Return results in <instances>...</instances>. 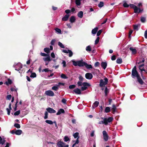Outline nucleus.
<instances>
[{"instance_id": "obj_29", "label": "nucleus", "mask_w": 147, "mask_h": 147, "mask_svg": "<svg viewBox=\"0 0 147 147\" xmlns=\"http://www.w3.org/2000/svg\"><path fill=\"white\" fill-rule=\"evenodd\" d=\"M116 62L117 63L121 64L122 62V59L121 58H118L116 60Z\"/></svg>"}, {"instance_id": "obj_26", "label": "nucleus", "mask_w": 147, "mask_h": 147, "mask_svg": "<svg viewBox=\"0 0 147 147\" xmlns=\"http://www.w3.org/2000/svg\"><path fill=\"white\" fill-rule=\"evenodd\" d=\"M137 78V79L138 81L140 84H143L144 82L140 78V76L139 77H138Z\"/></svg>"}, {"instance_id": "obj_58", "label": "nucleus", "mask_w": 147, "mask_h": 147, "mask_svg": "<svg viewBox=\"0 0 147 147\" xmlns=\"http://www.w3.org/2000/svg\"><path fill=\"white\" fill-rule=\"evenodd\" d=\"M51 56L52 58H54L55 57V55L54 53L52 52L51 54Z\"/></svg>"}, {"instance_id": "obj_11", "label": "nucleus", "mask_w": 147, "mask_h": 147, "mask_svg": "<svg viewBox=\"0 0 147 147\" xmlns=\"http://www.w3.org/2000/svg\"><path fill=\"white\" fill-rule=\"evenodd\" d=\"M85 77L86 79L90 80L92 78L93 76L90 73H87L85 74Z\"/></svg>"}, {"instance_id": "obj_49", "label": "nucleus", "mask_w": 147, "mask_h": 147, "mask_svg": "<svg viewBox=\"0 0 147 147\" xmlns=\"http://www.w3.org/2000/svg\"><path fill=\"white\" fill-rule=\"evenodd\" d=\"M76 87V85H70L69 86V88L70 89H72Z\"/></svg>"}, {"instance_id": "obj_36", "label": "nucleus", "mask_w": 147, "mask_h": 147, "mask_svg": "<svg viewBox=\"0 0 147 147\" xmlns=\"http://www.w3.org/2000/svg\"><path fill=\"white\" fill-rule=\"evenodd\" d=\"M104 88V89H105V95L106 96L107 94L109 92V90L106 87H105Z\"/></svg>"}, {"instance_id": "obj_15", "label": "nucleus", "mask_w": 147, "mask_h": 147, "mask_svg": "<svg viewBox=\"0 0 147 147\" xmlns=\"http://www.w3.org/2000/svg\"><path fill=\"white\" fill-rule=\"evenodd\" d=\"M64 113V110L62 109H61L58 110V111L57 112L56 114V115H59L61 114V113Z\"/></svg>"}, {"instance_id": "obj_33", "label": "nucleus", "mask_w": 147, "mask_h": 147, "mask_svg": "<svg viewBox=\"0 0 147 147\" xmlns=\"http://www.w3.org/2000/svg\"><path fill=\"white\" fill-rule=\"evenodd\" d=\"M110 111V108L109 107H107L105 108V112L107 113Z\"/></svg>"}, {"instance_id": "obj_4", "label": "nucleus", "mask_w": 147, "mask_h": 147, "mask_svg": "<svg viewBox=\"0 0 147 147\" xmlns=\"http://www.w3.org/2000/svg\"><path fill=\"white\" fill-rule=\"evenodd\" d=\"M73 64L75 66H78L80 67H82L84 66L85 62L82 61H72Z\"/></svg>"}, {"instance_id": "obj_27", "label": "nucleus", "mask_w": 147, "mask_h": 147, "mask_svg": "<svg viewBox=\"0 0 147 147\" xmlns=\"http://www.w3.org/2000/svg\"><path fill=\"white\" fill-rule=\"evenodd\" d=\"M75 20V17L74 16H71L70 19V21L71 23L74 22Z\"/></svg>"}, {"instance_id": "obj_41", "label": "nucleus", "mask_w": 147, "mask_h": 147, "mask_svg": "<svg viewBox=\"0 0 147 147\" xmlns=\"http://www.w3.org/2000/svg\"><path fill=\"white\" fill-rule=\"evenodd\" d=\"M48 113L47 111H46L45 113V116L44 117V118L45 119H47L48 117Z\"/></svg>"}, {"instance_id": "obj_14", "label": "nucleus", "mask_w": 147, "mask_h": 147, "mask_svg": "<svg viewBox=\"0 0 147 147\" xmlns=\"http://www.w3.org/2000/svg\"><path fill=\"white\" fill-rule=\"evenodd\" d=\"M99 102L98 101H96L93 104L92 107V108L93 109H94L96 107H97L98 105Z\"/></svg>"}, {"instance_id": "obj_9", "label": "nucleus", "mask_w": 147, "mask_h": 147, "mask_svg": "<svg viewBox=\"0 0 147 147\" xmlns=\"http://www.w3.org/2000/svg\"><path fill=\"white\" fill-rule=\"evenodd\" d=\"M45 94L47 95L51 96H54V92L50 90L46 91Z\"/></svg>"}, {"instance_id": "obj_23", "label": "nucleus", "mask_w": 147, "mask_h": 147, "mask_svg": "<svg viewBox=\"0 0 147 147\" xmlns=\"http://www.w3.org/2000/svg\"><path fill=\"white\" fill-rule=\"evenodd\" d=\"M98 28L97 27H96L93 29L92 31V33L93 34H95L97 31H98Z\"/></svg>"}, {"instance_id": "obj_24", "label": "nucleus", "mask_w": 147, "mask_h": 147, "mask_svg": "<svg viewBox=\"0 0 147 147\" xmlns=\"http://www.w3.org/2000/svg\"><path fill=\"white\" fill-rule=\"evenodd\" d=\"M22 133V131L20 129H18L15 131V134L17 135H20Z\"/></svg>"}, {"instance_id": "obj_60", "label": "nucleus", "mask_w": 147, "mask_h": 147, "mask_svg": "<svg viewBox=\"0 0 147 147\" xmlns=\"http://www.w3.org/2000/svg\"><path fill=\"white\" fill-rule=\"evenodd\" d=\"M116 56L115 55H113L111 58V59L112 60H115L116 59Z\"/></svg>"}, {"instance_id": "obj_34", "label": "nucleus", "mask_w": 147, "mask_h": 147, "mask_svg": "<svg viewBox=\"0 0 147 147\" xmlns=\"http://www.w3.org/2000/svg\"><path fill=\"white\" fill-rule=\"evenodd\" d=\"M11 83H12L11 80L9 79H8L7 80V81L5 82L6 84L7 85H8L9 84H11Z\"/></svg>"}, {"instance_id": "obj_53", "label": "nucleus", "mask_w": 147, "mask_h": 147, "mask_svg": "<svg viewBox=\"0 0 147 147\" xmlns=\"http://www.w3.org/2000/svg\"><path fill=\"white\" fill-rule=\"evenodd\" d=\"M11 98V95H9L7 96V99L8 100H10Z\"/></svg>"}, {"instance_id": "obj_16", "label": "nucleus", "mask_w": 147, "mask_h": 147, "mask_svg": "<svg viewBox=\"0 0 147 147\" xmlns=\"http://www.w3.org/2000/svg\"><path fill=\"white\" fill-rule=\"evenodd\" d=\"M74 92L76 94H80L81 93V90L78 88L74 89Z\"/></svg>"}, {"instance_id": "obj_56", "label": "nucleus", "mask_w": 147, "mask_h": 147, "mask_svg": "<svg viewBox=\"0 0 147 147\" xmlns=\"http://www.w3.org/2000/svg\"><path fill=\"white\" fill-rule=\"evenodd\" d=\"M40 54L42 56H48L47 54L46 53H40Z\"/></svg>"}, {"instance_id": "obj_48", "label": "nucleus", "mask_w": 147, "mask_h": 147, "mask_svg": "<svg viewBox=\"0 0 147 147\" xmlns=\"http://www.w3.org/2000/svg\"><path fill=\"white\" fill-rule=\"evenodd\" d=\"M102 30H99L98 32L97 33V36H99L100 34L102 32Z\"/></svg>"}, {"instance_id": "obj_54", "label": "nucleus", "mask_w": 147, "mask_h": 147, "mask_svg": "<svg viewBox=\"0 0 147 147\" xmlns=\"http://www.w3.org/2000/svg\"><path fill=\"white\" fill-rule=\"evenodd\" d=\"M77 83L79 86H83V83H82L81 81L78 82Z\"/></svg>"}, {"instance_id": "obj_17", "label": "nucleus", "mask_w": 147, "mask_h": 147, "mask_svg": "<svg viewBox=\"0 0 147 147\" xmlns=\"http://www.w3.org/2000/svg\"><path fill=\"white\" fill-rule=\"evenodd\" d=\"M107 65V63L106 62H102L101 63V66L103 68L105 69Z\"/></svg>"}, {"instance_id": "obj_38", "label": "nucleus", "mask_w": 147, "mask_h": 147, "mask_svg": "<svg viewBox=\"0 0 147 147\" xmlns=\"http://www.w3.org/2000/svg\"><path fill=\"white\" fill-rule=\"evenodd\" d=\"M64 141L65 142H67L68 141H70V139L67 136H65L64 137Z\"/></svg>"}, {"instance_id": "obj_55", "label": "nucleus", "mask_w": 147, "mask_h": 147, "mask_svg": "<svg viewBox=\"0 0 147 147\" xmlns=\"http://www.w3.org/2000/svg\"><path fill=\"white\" fill-rule=\"evenodd\" d=\"M123 6L125 7H128L129 6V5L126 3H124L123 4Z\"/></svg>"}, {"instance_id": "obj_57", "label": "nucleus", "mask_w": 147, "mask_h": 147, "mask_svg": "<svg viewBox=\"0 0 147 147\" xmlns=\"http://www.w3.org/2000/svg\"><path fill=\"white\" fill-rule=\"evenodd\" d=\"M146 20V19L145 18L142 17L141 19V21L142 22H144Z\"/></svg>"}, {"instance_id": "obj_13", "label": "nucleus", "mask_w": 147, "mask_h": 147, "mask_svg": "<svg viewBox=\"0 0 147 147\" xmlns=\"http://www.w3.org/2000/svg\"><path fill=\"white\" fill-rule=\"evenodd\" d=\"M15 70L17 71L19 70L22 68V64L20 63H18L16 65Z\"/></svg>"}, {"instance_id": "obj_39", "label": "nucleus", "mask_w": 147, "mask_h": 147, "mask_svg": "<svg viewBox=\"0 0 147 147\" xmlns=\"http://www.w3.org/2000/svg\"><path fill=\"white\" fill-rule=\"evenodd\" d=\"M44 51L45 52L49 53L50 52L49 49L48 48H45L44 49Z\"/></svg>"}, {"instance_id": "obj_59", "label": "nucleus", "mask_w": 147, "mask_h": 147, "mask_svg": "<svg viewBox=\"0 0 147 147\" xmlns=\"http://www.w3.org/2000/svg\"><path fill=\"white\" fill-rule=\"evenodd\" d=\"M55 41V40H52L51 42V44L52 45H54Z\"/></svg>"}, {"instance_id": "obj_25", "label": "nucleus", "mask_w": 147, "mask_h": 147, "mask_svg": "<svg viewBox=\"0 0 147 147\" xmlns=\"http://www.w3.org/2000/svg\"><path fill=\"white\" fill-rule=\"evenodd\" d=\"M69 17V15H66L62 19V20L63 21H66L67 20Z\"/></svg>"}, {"instance_id": "obj_63", "label": "nucleus", "mask_w": 147, "mask_h": 147, "mask_svg": "<svg viewBox=\"0 0 147 147\" xmlns=\"http://www.w3.org/2000/svg\"><path fill=\"white\" fill-rule=\"evenodd\" d=\"M144 37L145 38L147 39V30L145 31V32Z\"/></svg>"}, {"instance_id": "obj_31", "label": "nucleus", "mask_w": 147, "mask_h": 147, "mask_svg": "<svg viewBox=\"0 0 147 147\" xmlns=\"http://www.w3.org/2000/svg\"><path fill=\"white\" fill-rule=\"evenodd\" d=\"M45 121L47 123L50 125H52L53 123V122L50 120H46Z\"/></svg>"}, {"instance_id": "obj_21", "label": "nucleus", "mask_w": 147, "mask_h": 147, "mask_svg": "<svg viewBox=\"0 0 147 147\" xmlns=\"http://www.w3.org/2000/svg\"><path fill=\"white\" fill-rule=\"evenodd\" d=\"M84 66H85L86 68L88 69H90L92 68V66L91 65L88 64L86 63H85Z\"/></svg>"}, {"instance_id": "obj_20", "label": "nucleus", "mask_w": 147, "mask_h": 147, "mask_svg": "<svg viewBox=\"0 0 147 147\" xmlns=\"http://www.w3.org/2000/svg\"><path fill=\"white\" fill-rule=\"evenodd\" d=\"M82 0H76L75 3L77 6L78 7H79V6H80L81 5V1Z\"/></svg>"}, {"instance_id": "obj_10", "label": "nucleus", "mask_w": 147, "mask_h": 147, "mask_svg": "<svg viewBox=\"0 0 147 147\" xmlns=\"http://www.w3.org/2000/svg\"><path fill=\"white\" fill-rule=\"evenodd\" d=\"M62 51L65 53H69V57H71L73 55V53L72 51L69 50H62Z\"/></svg>"}, {"instance_id": "obj_19", "label": "nucleus", "mask_w": 147, "mask_h": 147, "mask_svg": "<svg viewBox=\"0 0 147 147\" xmlns=\"http://www.w3.org/2000/svg\"><path fill=\"white\" fill-rule=\"evenodd\" d=\"M83 15V12L82 11H81L78 12V16L79 18H82Z\"/></svg>"}, {"instance_id": "obj_44", "label": "nucleus", "mask_w": 147, "mask_h": 147, "mask_svg": "<svg viewBox=\"0 0 147 147\" xmlns=\"http://www.w3.org/2000/svg\"><path fill=\"white\" fill-rule=\"evenodd\" d=\"M36 76V74L35 73H32L30 76V77L31 78H34Z\"/></svg>"}, {"instance_id": "obj_8", "label": "nucleus", "mask_w": 147, "mask_h": 147, "mask_svg": "<svg viewBox=\"0 0 147 147\" xmlns=\"http://www.w3.org/2000/svg\"><path fill=\"white\" fill-rule=\"evenodd\" d=\"M83 86L81 87V90L84 91L86 90L87 88V87L90 86L89 84L86 82L83 83Z\"/></svg>"}, {"instance_id": "obj_61", "label": "nucleus", "mask_w": 147, "mask_h": 147, "mask_svg": "<svg viewBox=\"0 0 147 147\" xmlns=\"http://www.w3.org/2000/svg\"><path fill=\"white\" fill-rule=\"evenodd\" d=\"M100 64V63L99 62H96L94 64V66L95 67L98 66Z\"/></svg>"}, {"instance_id": "obj_1", "label": "nucleus", "mask_w": 147, "mask_h": 147, "mask_svg": "<svg viewBox=\"0 0 147 147\" xmlns=\"http://www.w3.org/2000/svg\"><path fill=\"white\" fill-rule=\"evenodd\" d=\"M101 119L103 120L99 121V123L100 124H104L105 125H107L108 123L111 122L113 120V118L112 117H109L107 119L101 118Z\"/></svg>"}, {"instance_id": "obj_62", "label": "nucleus", "mask_w": 147, "mask_h": 147, "mask_svg": "<svg viewBox=\"0 0 147 147\" xmlns=\"http://www.w3.org/2000/svg\"><path fill=\"white\" fill-rule=\"evenodd\" d=\"M6 110H7V114L8 115H9L10 114V111L11 110H10V109H9L8 108H7L6 109Z\"/></svg>"}, {"instance_id": "obj_37", "label": "nucleus", "mask_w": 147, "mask_h": 147, "mask_svg": "<svg viewBox=\"0 0 147 147\" xmlns=\"http://www.w3.org/2000/svg\"><path fill=\"white\" fill-rule=\"evenodd\" d=\"M104 6V3L102 1L100 2V3L98 4V6L99 7H102Z\"/></svg>"}, {"instance_id": "obj_42", "label": "nucleus", "mask_w": 147, "mask_h": 147, "mask_svg": "<svg viewBox=\"0 0 147 147\" xmlns=\"http://www.w3.org/2000/svg\"><path fill=\"white\" fill-rule=\"evenodd\" d=\"M49 71H51V70H49V69L48 68H45V69H43L42 70V72H43L44 71L45 72H47Z\"/></svg>"}, {"instance_id": "obj_32", "label": "nucleus", "mask_w": 147, "mask_h": 147, "mask_svg": "<svg viewBox=\"0 0 147 147\" xmlns=\"http://www.w3.org/2000/svg\"><path fill=\"white\" fill-rule=\"evenodd\" d=\"M5 140L4 139H3L1 137H0V144H3L5 142Z\"/></svg>"}, {"instance_id": "obj_45", "label": "nucleus", "mask_w": 147, "mask_h": 147, "mask_svg": "<svg viewBox=\"0 0 147 147\" xmlns=\"http://www.w3.org/2000/svg\"><path fill=\"white\" fill-rule=\"evenodd\" d=\"M55 30L58 33L61 34V30L58 28H56L55 29Z\"/></svg>"}, {"instance_id": "obj_3", "label": "nucleus", "mask_w": 147, "mask_h": 147, "mask_svg": "<svg viewBox=\"0 0 147 147\" xmlns=\"http://www.w3.org/2000/svg\"><path fill=\"white\" fill-rule=\"evenodd\" d=\"M138 71L136 70V66H135L133 68L131 72V76L133 78H135L136 77L137 78L139 77L140 76Z\"/></svg>"}, {"instance_id": "obj_6", "label": "nucleus", "mask_w": 147, "mask_h": 147, "mask_svg": "<svg viewBox=\"0 0 147 147\" xmlns=\"http://www.w3.org/2000/svg\"><path fill=\"white\" fill-rule=\"evenodd\" d=\"M57 146L59 147H69V145L65 144V143L63 142L59 141L57 144Z\"/></svg>"}, {"instance_id": "obj_22", "label": "nucleus", "mask_w": 147, "mask_h": 147, "mask_svg": "<svg viewBox=\"0 0 147 147\" xmlns=\"http://www.w3.org/2000/svg\"><path fill=\"white\" fill-rule=\"evenodd\" d=\"M129 49L132 52V53L133 54H135L136 53V50L135 49H134L132 47H130Z\"/></svg>"}, {"instance_id": "obj_28", "label": "nucleus", "mask_w": 147, "mask_h": 147, "mask_svg": "<svg viewBox=\"0 0 147 147\" xmlns=\"http://www.w3.org/2000/svg\"><path fill=\"white\" fill-rule=\"evenodd\" d=\"M86 50L88 52H90L91 51L92 49L91 47L89 45L86 47Z\"/></svg>"}, {"instance_id": "obj_2", "label": "nucleus", "mask_w": 147, "mask_h": 147, "mask_svg": "<svg viewBox=\"0 0 147 147\" xmlns=\"http://www.w3.org/2000/svg\"><path fill=\"white\" fill-rule=\"evenodd\" d=\"M105 81L102 79L100 80V83L99 84L100 86L102 88L101 89L102 90H104L105 86L107 84L108 82V79L107 78H105L104 79Z\"/></svg>"}, {"instance_id": "obj_52", "label": "nucleus", "mask_w": 147, "mask_h": 147, "mask_svg": "<svg viewBox=\"0 0 147 147\" xmlns=\"http://www.w3.org/2000/svg\"><path fill=\"white\" fill-rule=\"evenodd\" d=\"M116 109V107L115 105H113L112 106V109L113 112L115 111V109Z\"/></svg>"}, {"instance_id": "obj_43", "label": "nucleus", "mask_w": 147, "mask_h": 147, "mask_svg": "<svg viewBox=\"0 0 147 147\" xmlns=\"http://www.w3.org/2000/svg\"><path fill=\"white\" fill-rule=\"evenodd\" d=\"M99 37H97L96 39L95 40V45L97 44L98 43V42L99 41Z\"/></svg>"}, {"instance_id": "obj_46", "label": "nucleus", "mask_w": 147, "mask_h": 147, "mask_svg": "<svg viewBox=\"0 0 147 147\" xmlns=\"http://www.w3.org/2000/svg\"><path fill=\"white\" fill-rule=\"evenodd\" d=\"M61 76V77L63 79H66L67 78V77H66V75L63 74H62Z\"/></svg>"}, {"instance_id": "obj_12", "label": "nucleus", "mask_w": 147, "mask_h": 147, "mask_svg": "<svg viewBox=\"0 0 147 147\" xmlns=\"http://www.w3.org/2000/svg\"><path fill=\"white\" fill-rule=\"evenodd\" d=\"M47 111L50 113H55L56 112V111L53 109L49 107L46 109Z\"/></svg>"}, {"instance_id": "obj_7", "label": "nucleus", "mask_w": 147, "mask_h": 147, "mask_svg": "<svg viewBox=\"0 0 147 147\" xmlns=\"http://www.w3.org/2000/svg\"><path fill=\"white\" fill-rule=\"evenodd\" d=\"M102 134L103 137V138L104 140L107 141L108 140L109 136L108 135L105 131H102Z\"/></svg>"}, {"instance_id": "obj_18", "label": "nucleus", "mask_w": 147, "mask_h": 147, "mask_svg": "<svg viewBox=\"0 0 147 147\" xmlns=\"http://www.w3.org/2000/svg\"><path fill=\"white\" fill-rule=\"evenodd\" d=\"M48 56L47 57H44L43 58V59L44 61H50L51 60V57L49 55H48Z\"/></svg>"}, {"instance_id": "obj_47", "label": "nucleus", "mask_w": 147, "mask_h": 147, "mask_svg": "<svg viewBox=\"0 0 147 147\" xmlns=\"http://www.w3.org/2000/svg\"><path fill=\"white\" fill-rule=\"evenodd\" d=\"M14 126L17 128H20V125L18 123H15Z\"/></svg>"}, {"instance_id": "obj_30", "label": "nucleus", "mask_w": 147, "mask_h": 147, "mask_svg": "<svg viewBox=\"0 0 147 147\" xmlns=\"http://www.w3.org/2000/svg\"><path fill=\"white\" fill-rule=\"evenodd\" d=\"M79 134L78 132H76V133L74 134H73V136L74 138H78V137H79Z\"/></svg>"}, {"instance_id": "obj_35", "label": "nucleus", "mask_w": 147, "mask_h": 147, "mask_svg": "<svg viewBox=\"0 0 147 147\" xmlns=\"http://www.w3.org/2000/svg\"><path fill=\"white\" fill-rule=\"evenodd\" d=\"M58 45L61 48H64L65 47L64 45L60 42H59L58 43Z\"/></svg>"}, {"instance_id": "obj_40", "label": "nucleus", "mask_w": 147, "mask_h": 147, "mask_svg": "<svg viewBox=\"0 0 147 147\" xmlns=\"http://www.w3.org/2000/svg\"><path fill=\"white\" fill-rule=\"evenodd\" d=\"M52 89L53 90L57 91L58 89V86H54L52 87Z\"/></svg>"}, {"instance_id": "obj_64", "label": "nucleus", "mask_w": 147, "mask_h": 147, "mask_svg": "<svg viewBox=\"0 0 147 147\" xmlns=\"http://www.w3.org/2000/svg\"><path fill=\"white\" fill-rule=\"evenodd\" d=\"M134 29L136 30H138V25H134Z\"/></svg>"}, {"instance_id": "obj_50", "label": "nucleus", "mask_w": 147, "mask_h": 147, "mask_svg": "<svg viewBox=\"0 0 147 147\" xmlns=\"http://www.w3.org/2000/svg\"><path fill=\"white\" fill-rule=\"evenodd\" d=\"M20 113V110L14 113V115H18Z\"/></svg>"}, {"instance_id": "obj_51", "label": "nucleus", "mask_w": 147, "mask_h": 147, "mask_svg": "<svg viewBox=\"0 0 147 147\" xmlns=\"http://www.w3.org/2000/svg\"><path fill=\"white\" fill-rule=\"evenodd\" d=\"M63 64V67H65L66 66V63L65 61H63L62 63Z\"/></svg>"}, {"instance_id": "obj_5", "label": "nucleus", "mask_w": 147, "mask_h": 147, "mask_svg": "<svg viewBox=\"0 0 147 147\" xmlns=\"http://www.w3.org/2000/svg\"><path fill=\"white\" fill-rule=\"evenodd\" d=\"M130 6L131 8L134 9L135 13H140L142 10L140 8L138 7L135 5L134 4H130Z\"/></svg>"}]
</instances>
